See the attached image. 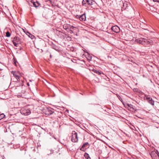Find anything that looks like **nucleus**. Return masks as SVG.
<instances>
[{
	"label": "nucleus",
	"mask_w": 159,
	"mask_h": 159,
	"mask_svg": "<svg viewBox=\"0 0 159 159\" xmlns=\"http://www.w3.org/2000/svg\"><path fill=\"white\" fill-rule=\"evenodd\" d=\"M82 3L83 6H86L87 5L91 6L95 4V2L93 0H83Z\"/></svg>",
	"instance_id": "1"
},
{
	"label": "nucleus",
	"mask_w": 159,
	"mask_h": 159,
	"mask_svg": "<svg viewBox=\"0 0 159 159\" xmlns=\"http://www.w3.org/2000/svg\"><path fill=\"white\" fill-rule=\"evenodd\" d=\"M71 140L73 142H77L78 141L77 133L75 131H72Z\"/></svg>",
	"instance_id": "2"
},
{
	"label": "nucleus",
	"mask_w": 159,
	"mask_h": 159,
	"mask_svg": "<svg viewBox=\"0 0 159 159\" xmlns=\"http://www.w3.org/2000/svg\"><path fill=\"white\" fill-rule=\"evenodd\" d=\"M12 42L15 47H17L18 45L20 43V38L17 37H14L13 39Z\"/></svg>",
	"instance_id": "3"
},
{
	"label": "nucleus",
	"mask_w": 159,
	"mask_h": 159,
	"mask_svg": "<svg viewBox=\"0 0 159 159\" xmlns=\"http://www.w3.org/2000/svg\"><path fill=\"white\" fill-rule=\"evenodd\" d=\"M124 105L126 108H128L129 110L130 111H133L135 110V107L131 104L126 103L124 104Z\"/></svg>",
	"instance_id": "4"
},
{
	"label": "nucleus",
	"mask_w": 159,
	"mask_h": 159,
	"mask_svg": "<svg viewBox=\"0 0 159 159\" xmlns=\"http://www.w3.org/2000/svg\"><path fill=\"white\" fill-rule=\"evenodd\" d=\"M153 43V42L152 40H150V41H148L147 39H144L143 45L145 46H148L149 45L152 44Z\"/></svg>",
	"instance_id": "5"
},
{
	"label": "nucleus",
	"mask_w": 159,
	"mask_h": 159,
	"mask_svg": "<svg viewBox=\"0 0 159 159\" xmlns=\"http://www.w3.org/2000/svg\"><path fill=\"white\" fill-rule=\"evenodd\" d=\"M146 99L148 102L152 106L154 105V101L152 99V98L149 97L148 96H146Z\"/></svg>",
	"instance_id": "6"
},
{
	"label": "nucleus",
	"mask_w": 159,
	"mask_h": 159,
	"mask_svg": "<svg viewBox=\"0 0 159 159\" xmlns=\"http://www.w3.org/2000/svg\"><path fill=\"white\" fill-rule=\"evenodd\" d=\"M111 29L113 32L116 33H119L120 31V28L116 25L112 26Z\"/></svg>",
	"instance_id": "7"
},
{
	"label": "nucleus",
	"mask_w": 159,
	"mask_h": 159,
	"mask_svg": "<svg viewBox=\"0 0 159 159\" xmlns=\"http://www.w3.org/2000/svg\"><path fill=\"white\" fill-rule=\"evenodd\" d=\"M31 2L33 3L34 6L36 7H38L40 5V4L37 1H36V2H34L33 0H31Z\"/></svg>",
	"instance_id": "8"
},
{
	"label": "nucleus",
	"mask_w": 159,
	"mask_h": 159,
	"mask_svg": "<svg viewBox=\"0 0 159 159\" xmlns=\"http://www.w3.org/2000/svg\"><path fill=\"white\" fill-rule=\"evenodd\" d=\"M11 73L13 75V76L16 79L17 81H18V79L19 80L20 77L18 75L15 71H12Z\"/></svg>",
	"instance_id": "9"
},
{
	"label": "nucleus",
	"mask_w": 159,
	"mask_h": 159,
	"mask_svg": "<svg viewBox=\"0 0 159 159\" xmlns=\"http://www.w3.org/2000/svg\"><path fill=\"white\" fill-rule=\"evenodd\" d=\"M128 4L127 2H125L123 3V7L122 8L121 10H125L127 9H128Z\"/></svg>",
	"instance_id": "10"
},
{
	"label": "nucleus",
	"mask_w": 159,
	"mask_h": 159,
	"mask_svg": "<svg viewBox=\"0 0 159 159\" xmlns=\"http://www.w3.org/2000/svg\"><path fill=\"white\" fill-rule=\"evenodd\" d=\"M89 144L88 143L86 142L83 144L82 147L80 148V150L81 151H84V148L86 147H87Z\"/></svg>",
	"instance_id": "11"
},
{
	"label": "nucleus",
	"mask_w": 159,
	"mask_h": 159,
	"mask_svg": "<svg viewBox=\"0 0 159 159\" xmlns=\"http://www.w3.org/2000/svg\"><path fill=\"white\" fill-rule=\"evenodd\" d=\"M86 16L84 14L80 15V20L81 21H84L86 20Z\"/></svg>",
	"instance_id": "12"
},
{
	"label": "nucleus",
	"mask_w": 159,
	"mask_h": 159,
	"mask_svg": "<svg viewBox=\"0 0 159 159\" xmlns=\"http://www.w3.org/2000/svg\"><path fill=\"white\" fill-rule=\"evenodd\" d=\"M24 31L25 32V33H26V34L28 35L30 38L31 39H33L34 37V36L32 34H31L30 33H29L28 31H27L26 32H25V31Z\"/></svg>",
	"instance_id": "13"
},
{
	"label": "nucleus",
	"mask_w": 159,
	"mask_h": 159,
	"mask_svg": "<svg viewBox=\"0 0 159 159\" xmlns=\"http://www.w3.org/2000/svg\"><path fill=\"white\" fill-rule=\"evenodd\" d=\"M144 39V38H140L136 39L137 42L139 44H143V41Z\"/></svg>",
	"instance_id": "14"
},
{
	"label": "nucleus",
	"mask_w": 159,
	"mask_h": 159,
	"mask_svg": "<svg viewBox=\"0 0 159 159\" xmlns=\"http://www.w3.org/2000/svg\"><path fill=\"white\" fill-rule=\"evenodd\" d=\"M46 110L47 111H46L47 113H46V115H52L53 113L52 111L51 110H49L48 108H47Z\"/></svg>",
	"instance_id": "15"
},
{
	"label": "nucleus",
	"mask_w": 159,
	"mask_h": 159,
	"mask_svg": "<svg viewBox=\"0 0 159 159\" xmlns=\"http://www.w3.org/2000/svg\"><path fill=\"white\" fill-rule=\"evenodd\" d=\"M67 27L68 28H69L70 29V34H72V33H73V31L71 30V29H73L74 28H75V27L73 26H71V25H69L68 26H67Z\"/></svg>",
	"instance_id": "16"
},
{
	"label": "nucleus",
	"mask_w": 159,
	"mask_h": 159,
	"mask_svg": "<svg viewBox=\"0 0 159 159\" xmlns=\"http://www.w3.org/2000/svg\"><path fill=\"white\" fill-rule=\"evenodd\" d=\"M156 153H157V152H156V150H155L154 151H153L151 152V153H150V155L152 157H154V156H155L154 155L155 154H156Z\"/></svg>",
	"instance_id": "17"
},
{
	"label": "nucleus",
	"mask_w": 159,
	"mask_h": 159,
	"mask_svg": "<svg viewBox=\"0 0 159 159\" xmlns=\"http://www.w3.org/2000/svg\"><path fill=\"white\" fill-rule=\"evenodd\" d=\"M93 71L94 72V73H96L99 75H100L101 74L100 72L98 70H96L95 69L93 70Z\"/></svg>",
	"instance_id": "18"
},
{
	"label": "nucleus",
	"mask_w": 159,
	"mask_h": 159,
	"mask_svg": "<svg viewBox=\"0 0 159 159\" xmlns=\"http://www.w3.org/2000/svg\"><path fill=\"white\" fill-rule=\"evenodd\" d=\"M84 157L86 159H88V158H89V157H90L89 156V154L87 153L86 152H85L84 155Z\"/></svg>",
	"instance_id": "19"
},
{
	"label": "nucleus",
	"mask_w": 159,
	"mask_h": 159,
	"mask_svg": "<svg viewBox=\"0 0 159 159\" xmlns=\"http://www.w3.org/2000/svg\"><path fill=\"white\" fill-rule=\"evenodd\" d=\"M11 35L10 33L8 32L7 31L6 33V36L7 37H10Z\"/></svg>",
	"instance_id": "20"
},
{
	"label": "nucleus",
	"mask_w": 159,
	"mask_h": 159,
	"mask_svg": "<svg viewBox=\"0 0 159 159\" xmlns=\"http://www.w3.org/2000/svg\"><path fill=\"white\" fill-rule=\"evenodd\" d=\"M5 116V115L3 114H2L0 115V120L4 118Z\"/></svg>",
	"instance_id": "21"
},
{
	"label": "nucleus",
	"mask_w": 159,
	"mask_h": 159,
	"mask_svg": "<svg viewBox=\"0 0 159 159\" xmlns=\"http://www.w3.org/2000/svg\"><path fill=\"white\" fill-rule=\"evenodd\" d=\"M92 57L91 56H89L88 57V58H87L88 60L89 61H91L92 60Z\"/></svg>",
	"instance_id": "22"
},
{
	"label": "nucleus",
	"mask_w": 159,
	"mask_h": 159,
	"mask_svg": "<svg viewBox=\"0 0 159 159\" xmlns=\"http://www.w3.org/2000/svg\"><path fill=\"white\" fill-rule=\"evenodd\" d=\"M156 152H157L156 154L157 155V156L159 157V152L157 150H156Z\"/></svg>",
	"instance_id": "23"
},
{
	"label": "nucleus",
	"mask_w": 159,
	"mask_h": 159,
	"mask_svg": "<svg viewBox=\"0 0 159 159\" xmlns=\"http://www.w3.org/2000/svg\"><path fill=\"white\" fill-rule=\"evenodd\" d=\"M67 39H68V40H69L70 41L71 40V38L70 36H68L67 37Z\"/></svg>",
	"instance_id": "24"
},
{
	"label": "nucleus",
	"mask_w": 159,
	"mask_h": 159,
	"mask_svg": "<svg viewBox=\"0 0 159 159\" xmlns=\"http://www.w3.org/2000/svg\"><path fill=\"white\" fill-rule=\"evenodd\" d=\"M80 15H77L76 16V17L77 18H79L80 19Z\"/></svg>",
	"instance_id": "25"
},
{
	"label": "nucleus",
	"mask_w": 159,
	"mask_h": 159,
	"mask_svg": "<svg viewBox=\"0 0 159 159\" xmlns=\"http://www.w3.org/2000/svg\"><path fill=\"white\" fill-rule=\"evenodd\" d=\"M153 1L154 2H159V1H158V0H153Z\"/></svg>",
	"instance_id": "26"
},
{
	"label": "nucleus",
	"mask_w": 159,
	"mask_h": 159,
	"mask_svg": "<svg viewBox=\"0 0 159 159\" xmlns=\"http://www.w3.org/2000/svg\"><path fill=\"white\" fill-rule=\"evenodd\" d=\"M63 28L65 29H67V28L66 27V26H63Z\"/></svg>",
	"instance_id": "27"
},
{
	"label": "nucleus",
	"mask_w": 159,
	"mask_h": 159,
	"mask_svg": "<svg viewBox=\"0 0 159 159\" xmlns=\"http://www.w3.org/2000/svg\"><path fill=\"white\" fill-rule=\"evenodd\" d=\"M14 63L15 65H16V61H15V59L14 60Z\"/></svg>",
	"instance_id": "28"
},
{
	"label": "nucleus",
	"mask_w": 159,
	"mask_h": 159,
	"mask_svg": "<svg viewBox=\"0 0 159 159\" xmlns=\"http://www.w3.org/2000/svg\"><path fill=\"white\" fill-rule=\"evenodd\" d=\"M30 111L29 110L28 112V114H27V115L28 114H29L30 113Z\"/></svg>",
	"instance_id": "29"
},
{
	"label": "nucleus",
	"mask_w": 159,
	"mask_h": 159,
	"mask_svg": "<svg viewBox=\"0 0 159 159\" xmlns=\"http://www.w3.org/2000/svg\"><path fill=\"white\" fill-rule=\"evenodd\" d=\"M1 157L2 158V159H4V158L5 157L3 156H1Z\"/></svg>",
	"instance_id": "30"
},
{
	"label": "nucleus",
	"mask_w": 159,
	"mask_h": 159,
	"mask_svg": "<svg viewBox=\"0 0 159 159\" xmlns=\"http://www.w3.org/2000/svg\"><path fill=\"white\" fill-rule=\"evenodd\" d=\"M91 159V158L89 157V158H88V159Z\"/></svg>",
	"instance_id": "31"
},
{
	"label": "nucleus",
	"mask_w": 159,
	"mask_h": 159,
	"mask_svg": "<svg viewBox=\"0 0 159 159\" xmlns=\"http://www.w3.org/2000/svg\"><path fill=\"white\" fill-rule=\"evenodd\" d=\"M27 85H28V86L29 85V83H27Z\"/></svg>",
	"instance_id": "32"
},
{
	"label": "nucleus",
	"mask_w": 159,
	"mask_h": 159,
	"mask_svg": "<svg viewBox=\"0 0 159 159\" xmlns=\"http://www.w3.org/2000/svg\"><path fill=\"white\" fill-rule=\"evenodd\" d=\"M53 48H54V49H55V48H55V47H53Z\"/></svg>",
	"instance_id": "33"
},
{
	"label": "nucleus",
	"mask_w": 159,
	"mask_h": 159,
	"mask_svg": "<svg viewBox=\"0 0 159 159\" xmlns=\"http://www.w3.org/2000/svg\"><path fill=\"white\" fill-rule=\"evenodd\" d=\"M53 48H54V49H55V48H55V47H53Z\"/></svg>",
	"instance_id": "34"
}]
</instances>
